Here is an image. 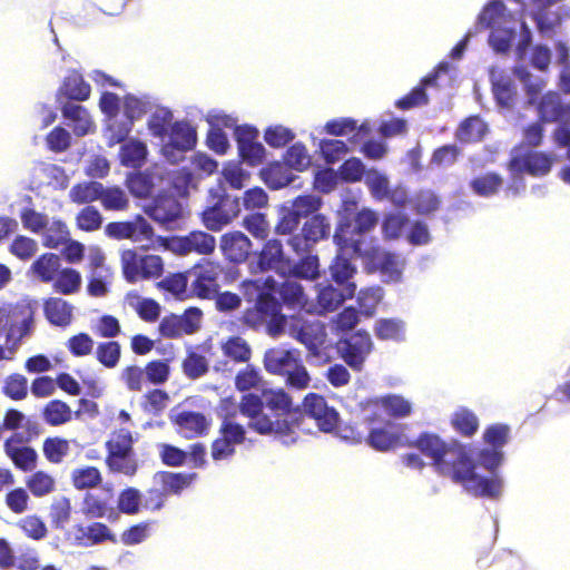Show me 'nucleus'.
Returning a JSON list of instances; mask_svg holds the SVG:
<instances>
[{"label": "nucleus", "mask_w": 570, "mask_h": 570, "mask_svg": "<svg viewBox=\"0 0 570 570\" xmlns=\"http://www.w3.org/2000/svg\"><path fill=\"white\" fill-rule=\"evenodd\" d=\"M70 452V441L62 436H48L42 442V454L51 464H61Z\"/></svg>", "instance_id": "79ce46f5"}, {"label": "nucleus", "mask_w": 570, "mask_h": 570, "mask_svg": "<svg viewBox=\"0 0 570 570\" xmlns=\"http://www.w3.org/2000/svg\"><path fill=\"white\" fill-rule=\"evenodd\" d=\"M257 264L261 271H275L276 273L286 274L289 267V258L284 255L283 244L278 239H268L262 247Z\"/></svg>", "instance_id": "4be33fe9"}, {"label": "nucleus", "mask_w": 570, "mask_h": 570, "mask_svg": "<svg viewBox=\"0 0 570 570\" xmlns=\"http://www.w3.org/2000/svg\"><path fill=\"white\" fill-rule=\"evenodd\" d=\"M216 200L199 214L202 224L212 232H219L239 213L237 198L227 194L214 195Z\"/></svg>", "instance_id": "1a4fd4ad"}, {"label": "nucleus", "mask_w": 570, "mask_h": 570, "mask_svg": "<svg viewBox=\"0 0 570 570\" xmlns=\"http://www.w3.org/2000/svg\"><path fill=\"white\" fill-rule=\"evenodd\" d=\"M409 224V217L403 213H390L382 222V235L386 240L397 239Z\"/></svg>", "instance_id": "338daca9"}, {"label": "nucleus", "mask_w": 570, "mask_h": 570, "mask_svg": "<svg viewBox=\"0 0 570 570\" xmlns=\"http://www.w3.org/2000/svg\"><path fill=\"white\" fill-rule=\"evenodd\" d=\"M73 412L63 401L55 399L41 409V417L49 426H61L72 420Z\"/></svg>", "instance_id": "ea45409f"}, {"label": "nucleus", "mask_w": 570, "mask_h": 570, "mask_svg": "<svg viewBox=\"0 0 570 570\" xmlns=\"http://www.w3.org/2000/svg\"><path fill=\"white\" fill-rule=\"evenodd\" d=\"M538 111L544 122L563 121L570 116V105H563L559 94L550 91L540 100Z\"/></svg>", "instance_id": "7c9ffc66"}, {"label": "nucleus", "mask_w": 570, "mask_h": 570, "mask_svg": "<svg viewBox=\"0 0 570 570\" xmlns=\"http://www.w3.org/2000/svg\"><path fill=\"white\" fill-rule=\"evenodd\" d=\"M250 239L242 232H228L220 237L219 247L224 257L235 264L247 261L252 252Z\"/></svg>", "instance_id": "412c9836"}, {"label": "nucleus", "mask_w": 570, "mask_h": 570, "mask_svg": "<svg viewBox=\"0 0 570 570\" xmlns=\"http://www.w3.org/2000/svg\"><path fill=\"white\" fill-rule=\"evenodd\" d=\"M246 440L244 425L226 415L219 426L218 436L212 442L210 455L215 462L230 459L236 453V445Z\"/></svg>", "instance_id": "0eeeda50"}, {"label": "nucleus", "mask_w": 570, "mask_h": 570, "mask_svg": "<svg viewBox=\"0 0 570 570\" xmlns=\"http://www.w3.org/2000/svg\"><path fill=\"white\" fill-rule=\"evenodd\" d=\"M72 515L71 500L67 497L55 499L49 507L50 525L55 530H65Z\"/></svg>", "instance_id": "49530a36"}, {"label": "nucleus", "mask_w": 570, "mask_h": 570, "mask_svg": "<svg viewBox=\"0 0 570 570\" xmlns=\"http://www.w3.org/2000/svg\"><path fill=\"white\" fill-rule=\"evenodd\" d=\"M108 469L112 473H120L126 476L132 478L138 471V461L132 454H125L121 456L107 455L105 460Z\"/></svg>", "instance_id": "774afa93"}, {"label": "nucleus", "mask_w": 570, "mask_h": 570, "mask_svg": "<svg viewBox=\"0 0 570 570\" xmlns=\"http://www.w3.org/2000/svg\"><path fill=\"white\" fill-rule=\"evenodd\" d=\"M264 409L266 407L275 419H287L286 416L298 411L294 407L292 396L284 389L263 390Z\"/></svg>", "instance_id": "c85d7f7f"}, {"label": "nucleus", "mask_w": 570, "mask_h": 570, "mask_svg": "<svg viewBox=\"0 0 570 570\" xmlns=\"http://www.w3.org/2000/svg\"><path fill=\"white\" fill-rule=\"evenodd\" d=\"M438 78V71L429 73L410 92L397 99L395 106L401 110H410L426 105L429 102L426 88L436 87Z\"/></svg>", "instance_id": "c756f323"}, {"label": "nucleus", "mask_w": 570, "mask_h": 570, "mask_svg": "<svg viewBox=\"0 0 570 570\" xmlns=\"http://www.w3.org/2000/svg\"><path fill=\"white\" fill-rule=\"evenodd\" d=\"M276 293L279 296L278 302L282 303V306L284 305L291 309H303L308 303V298L303 286L292 279L282 282L278 285Z\"/></svg>", "instance_id": "72a5a7b5"}, {"label": "nucleus", "mask_w": 570, "mask_h": 570, "mask_svg": "<svg viewBox=\"0 0 570 570\" xmlns=\"http://www.w3.org/2000/svg\"><path fill=\"white\" fill-rule=\"evenodd\" d=\"M95 355L101 365L115 368L121 357V346L117 341L100 342L95 350Z\"/></svg>", "instance_id": "bf43d9fd"}, {"label": "nucleus", "mask_w": 570, "mask_h": 570, "mask_svg": "<svg viewBox=\"0 0 570 570\" xmlns=\"http://www.w3.org/2000/svg\"><path fill=\"white\" fill-rule=\"evenodd\" d=\"M132 443L134 440L130 432L125 429H120L106 442L107 455L121 456L125 454H132Z\"/></svg>", "instance_id": "69168bd1"}, {"label": "nucleus", "mask_w": 570, "mask_h": 570, "mask_svg": "<svg viewBox=\"0 0 570 570\" xmlns=\"http://www.w3.org/2000/svg\"><path fill=\"white\" fill-rule=\"evenodd\" d=\"M61 259L58 254L45 253L30 266L32 274L42 283H51L60 272Z\"/></svg>", "instance_id": "f704fd0d"}, {"label": "nucleus", "mask_w": 570, "mask_h": 570, "mask_svg": "<svg viewBox=\"0 0 570 570\" xmlns=\"http://www.w3.org/2000/svg\"><path fill=\"white\" fill-rule=\"evenodd\" d=\"M238 322L248 330L265 327L271 337L277 338L285 333L287 316L282 313V303L274 294L266 292L258 296L254 306L242 313Z\"/></svg>", "instance_id": "f03ea898"}, {"label": "nucleus", "mask_w": 570, "mask_h": 570, "mask_svg": "<svg viewBox=\"0 0 570 570\" xmlns=\"http://www.w3.org/2000/svg\"><path fill=\"white\" fill-rule=\"evenodd\" d=\"M21 443L22 438L19 434H13L6 439L3 451L18 470L31 472L37 466V451L32 446L21 445Z\"/></svg>", "instance_id": "aec40b11"}, {"label": "nucleus", "mask_w": 570, "mask_h": 570, "mask_svg": "<svg viewBox=\"0 0 570 570\" xmlns=\"http://www.w3.org/2000/svg\"><path fill=\"white\" fill-rule=\"evenodd\" d=\"M223 272L218 263L204 261L195 265L189 275L193 277L190 287L193 293L203 299H210L219 289V276Z\"/></svg>", "instance_id": "f8f14e48"}, {"label": "nucleus", "mask_w": 570, "mask_h": 570, "mask_svg": "<svg viewBox=\"0 0 570 570\" xmlns=\"http://www.w3.org/2000/svg\"><path fill=\"white\" fill-rule=\"evenodd\" d=\"M367 444L376 451L386 452L394 449L399 442L400 436L391 433L383 428L371 429L365 436Z\"/></svg>", "instance_id": "4d7b16f0"}, {"label": "nucleus", "mask_w": 570, "mask_h": 570, "mask_svg": "<svg viewBox=\"0 0 570 570\" xmlns=\"http://www.w3.org/2000/svg\"><path fill=\"white\" fill-rule=\"evenodd\" d=\"M100 203L106 210L122 212L129 207L128 196L118 186L102 187Z\"/></svg>", "instance_id": "13d9d810"}, {"label": "nucleus", "mask_w": 570, "mask_h": 570, "mask_svg": "<svg viewBox=\"0 0 570 570\" xmlns=\"http://www.w3.org/2000/svg\"><path fill=\"white\" fill-rule=\"evenodd\" d=\"M2 393L12 401H22L28 395V380L20 373L8 375L2 385Z\"/></svg>", "instance_id": "680f3d73"}, {"label": "nucleus", "mask_w": 570, "mask_h": 570, "mask_svg": "<svg viewBox=\"0 0 570 570\" xmlns=\"http://www.w3.org/2000/svg\"><path fill=\"white\" fill-rule=\"evenodd\" d=\"M91 87L77 70H70L58 88L57 98L67 101H86L90 98Z\"/></svg>", "instance_id": "b1692460"}, {"label": "nucleus", "mask_w": 570, "mask_h": 570, "mask_svg": "<svg viewBox=\"0 0 570 570\" xmlns=\"http://www.w3.org/2000/svg\"><path fill=\"white\" fill-rule=\"evenodd\" d=\"M451 425L460 435L471 438L478 432L480 423L473 411L460 407L452 414Z\"/></svg>", "instance_id": "a18cd8bd"}, {"label": "nucleus", "mask_w": 570, "mask_h": 570, "mask_svg": "<svg viewBox=\"0 0 570 570\" xmlns=\"http://www.w3.org/2000/svg\"><path fill=\"white\" fill-rule=\"evenodd\" d=\"M60 110L76 136H86L95 129V122L86 107L66 101L61 105Z\"/></svg>", "instance_id": "cd10ccee"}, {"label": "nucleus", "mask_w": 570, "mask_h": 570, "mask_svg": "<svg viewBox=\"0 0 570 570\" xmlns=\"http://www.w3.org/2000/svg\"><path fill=\"white\" fill-rule=\"evenodd\" d=\"M323 205V199L318 195L306 194L298 195L292 200L291 209L302 219L309 218L313 215L320 214L318 210Z\"/></svg>", "instance_id": "5fc2aeb1"}, {"label": "nucleus", "mask_w": 570, "mask_h": 570, "mask_svg": "<svg viewBox=\"0 0 570 570\" xmlns=\"http://www.w3.org/2000/svg\"><path fill=\"white\" fill-rule=\"evenodd\" d=\"M487 131V124L479 116H471L460 122L454 136L462 144H475L484 138Z\"/></svg>", "instance_id": "c9c22d12"}, {"label": "nucleus", "mask_w": 570, "mask_h": 570, "mask_svg": "<svg viewBox=\"0 0 570 570\" xmlns=\"http://www.w3.org/2000/svg\"><path fill=\"white\" fill-rule=\"evenodd\" d=\"M101 482V472L96 466H81L71 472V483L77 490L94 489L100 485Z\"/></svg>", "instance_id": "8fccbe9b"}, {"label": "nucleus", "mask_w": 570, "mask_h": 570, "mask_svg": "<svg viewBox=\"0 0 570 570\" xmlns=\"http://www.w3.org/2000/svg\"><path fill=\"white\" fill-rule=\"evenodd\" d=\"M301 361L298 354L281 346L268 348L263 356L265 370L273 375L284 376Z\"/></svg>", "instance_id": "5701e85b"}, {"label": "nucleus", "mask_w": 570, "mask_h": 570, "mask_svg": "<svg viewBox=\"0 0 570 570\" xmlns=\"http://www.w3.org/2000/svg\"><path fill=\"white\" fill-rule=\"evenodd\" d=\"M469 186L476 196L488 198L499 193L503 186V178L500 174L490 171L473 177Z\"/></svg>", "instance_id": "37998d69"}, {"label": "nucleus", "mask_w": 570, "mask_h": 570, "mask_svg": "<svg viewBox=\"0 0 570 570\" xmlns=\"http://www.w3.org/2000/svg\"><path fill=\"white\" fill-rule=\"evenodd\" d=\"M43 313L52 325L67 327L73 320V306L61 297H49L43 302Z\"/></svg>", "instance_id": "2f4dec72"}, {"label": "nucleus", "mask_w": 570, "mask_h": 570, "mask_svg": "<svg viewBox=\"0 0 570 570\" xmlns=\"http://www.w3.org/2000/svg\"><path fill=\"white\" fill-rule=\"evenodd\" d=\"M374 333L382 341H401L404 334V324L395 318H381L375 323Z\"/></svg>", "instance_id": "052dcab7"}, {"label": "nucleus", "mask_w": 570, "mask_h": 570, "mask_svg": "<svg viewBox=\"0 0 570 570\" xmlns=\"http://www.w3.org/2000/svg\"><path fill=\"white\" fill-rule=\"evenodd\" d=\"M26 485L36 498H41L55 491L56 480L48 472L39 470L27 478Z\"/></svg>", "instance_id": "864d4df0"}, {"label": "nucleus", "mask_w": 570, "mask_h": 570, "mask_svg": "<svg viewBox=\"0 0 570 570\" xmlns=\"http://www.w3.org/2000/svg\"><path fill=\"white\" fill-rule=\"evenodd\" d=\"M291 275L314 281L320 277V262L316 255L307 254L286 269Z\"/></svg>", "instance_id": "603ef678"}, {"label": "nucleus", "mask_w": 570, "mask_h": 570, "mask_svg": "<svg viewBox=\"0 0 570 570\" xmlns=\"http://www.w3.org/2000/svg\"><path fill=\"white\" fill-rule=\"evenodd\" d=\"M148 215L154 220L167 226L181 217L183 208L175 196L159 195L149 207Z\"/></svg>", "instance_id": "393cba45"}, {"label": "nucleus", "mask_w": 570, "mask_h": 570, "mask_svg": "<svg viewBox=\"0 0 570 570\" xmlns=\"http://www.w3.org/2000/svg\"><path fill=\"white\" fill-rule=\"evenodd\" d=\"M346 253H352V250H341V248L337 247V254L330 265L331 276L338 285L345 284L356 272L351 259L345 257Z\"/></svg>", "instance_id": "09e8293b"}, {"label": "nucleus", "mask_w": 570, "mask_h": 570, "mask_svg": "<svg viewBox=\"0 0 570 570\" xmlns=\"http://www.w3.org/2000/svg\"><path fill=\"white\" fill-rule=\"evenodd\" d=\"M173 249L179 255L196 253L198 255H210L216 248L215 237L204 230H191L185 236L171 239Z\"/></svg>", "instance_id": "6ab92c4d"}, {"label": "nucleus", "mask_w": 570, "mask_h": 570, "mask_svg": "<svg viewBox=\"0 0 570 570\" xmlns=\"http://www.w3.org/2000/svg\"><path fill=\"white\" fill-rule=\"evenodd\" d=\"M258 130L249 125L236 126L234 129L238 155L248 166H257L265 159V148L257 141Z\"/></svg>", "instance_id": "dca6fc26"}, {"label": "nucleus", "mask_w": 570, "mask_h": 570, "mask_svg": "<svg viewBox=\"0 0 570 570\" xmlns=\"http://www.w3.org/2000/svg\"><path fill=\"white\" fill-rule=\"evenodd\" d=\"M168 142L163 146L164 156L171 163H176V151L186 153L193 150L197 144V132L187 121L179 120L170 125Z\"/></svg>", "instance_id": "2eb2a0df"}, {"label": "nucleus", "mask_w": 570, "mask_h": 570, "mask_svg": "<svg viewBox=\"0 0 570 570\" xmlns=\"http://www.w3.org/2000/svg\"><path fill=\"white\" fill-rule=\"evenodd\" d=\"M147 155L146 144L138 139H130L122 144L119 150L121 165L134 169H139L144 166Z\"/></svg>", "instance_id": "58836bf2"}, {"label": "nucleus", "mask_w": 570, "mask_h": 570, "mask_svg": "<svg viewBox=\"0 0 570 570\" xmlns=\"http://www.w3.org/2000/svg\"><path fill=\"white\" fill-rule=\"evenodd\" d=\"M195 472H170L159 471L154 475V480L157 481L164 490L169 494H180L183 490L187 489L197 479Z\"/></svg>", "instance_id": "473e14b6"}, {"label": "nucleus", "mask_w": 570, "mask_h": 570, "mask_svg": "<svg viewBox=\"0 0 570 570\" xmlns=\"http://www.w3.org/2000/svg\"><path fill=\"white\" fill-rule=\"evenodd\" d=\"M223 355L233 363H248L252 358L253 351L249 343L239 335L227 337L220 343Z\"/></svg>", "instance_id": "4c0bfd02"}, {"label": "nucleus", "mask_w": 570, "mask_h": 570, "mask_svg": "<svg viewBox=\"0 0 570 570\" xmlns=\"http://www.w3.org/2000/svg\"><path fill=\"white\" fill-rule=\"evenodd\" d=\"M75 540L78 546L91 547L104 542L116 543V535L110 528L102 522H92L88 525H76Z\"/></svg>", "instance_id": "a878e982"}, {"label": "nucleus", "mask_w": 570, "mask_h": 570, "mask_svg": "<svg viewBox=\"0 0 570 570\" xmlns=\"http://www.w3.org/2000/svg\"><path fill=\"white\" fill-rule=\"evenodd\" d=\"M104 185L96 180L76 184L69 191L72 203L82 205L100 200Z\"/></svg>", "instance_id": "de8ad7c7"}, {"label": "nucleus", "mask_w": 570, "mask_h": 570, "mask_svg": "<svg viewBox=\"0 0 570 570\" xmlns=\"http://www.w3.org/2000/svg\"><path fill=\"white\" fill-rule=\"evenodd\" d=\"M69 240V230L65 223L55 220L42 233V245L47 248H58Z\"/></svg>", "instance_id": "e2e57ef3"}, {"label": "nucleus", "mask_w": 570, "mask_h": 570, "mask_svg": "<svg viewBox=\"0 0 570 570\" xmlns=\"http://www.w3.org/2000/svg\"><path fill=\"white\" fill-rule=\"evenodd\" d=\"M463 472L466 476L462 481H453L461 484L469 493L475 497L498 498L501 493L502 482L498 478H481L475 472V464L468 455V462L464 463Z\"/></svg>", "instance_id": "a211bd4d"}, {"label": "nucleus", "mask_w": 570, "mask_h": 570, "mask_svg": "<svg viewBox=\"0 0 570 570\" xmlns=\"http://www.w3.org/2000/svg\"><path fill=\"white\" fill-rule=\"evenodd\" d=\"M238 409L247 417L248 429L261 435L287 438L294 434V424L288 419H275L264 413L263 393H247L240 397Z\"/></svg>", "instance_id": "7ed1b4c3"}, {"label": "nucleus", "mask_w": 570, "mask_h": 570, "mask_svg": "<svg viewBox=\"0 0 570 570\" xmlns=\"http://www.w3.org/2000/svg\"><path fill=\"white\" fill-rule=\"evenodd\" d=\"M120 262L124 277L128 283L156 279L164 273V263L158 255H139L134 249H126L121 253Z\"/></svg>", "instance_id": "423d86ee"}, {"label": "nucleus", "mask_w": 570, "mask_h": 570, "mask_svg": "<svg viewBox=\"0 0 570 570\" xmlns=\"http://www.w3.org/2000/svg\"><path fill=\"white\" fill-rule=\"evenodd\" d=\"M261 176L271 189L283 188L289 185L295 178L292 169L285 163L281 161L268 164L262 169Z\"/></svg>", "instance_id": "e433bc0d"}, {"label": "nucleus", "mask_w": 570, "mask_h": 570, "mask_svg": "<svg viewBox=\"0 0 570 570\" xmlns=\"http://www.w3.org/2000/svg\"><path fill=\"white\" fill-rule=\"evenodd\" d=\"M411 413V403L396 394L368 399L362 403L363 419L370 424L390 425L391 420L403 419Z\"/></svg>", "instance_id": "39448f33"}, {"label": "nucleus", "mask_w": 570, "mask_h": 570, "mask_svg": "<svg viewBox=\"0 0 570 570\" xmlns=\"http://www.w3.org/2000/svg\"><path fill=\"white\" fill-rule=\"evenodd\" d=\"M366 261L367 266L379 272L386 282H399L402 276L403 264L399 256L380 246H372L356 255Z\"/></svg>", "instance_id": "ddd939ff"}, {"label": "nucleus", "mask_w": 570, "mask_h": 570, "mask_svg": "<svg viewBox=\"0 0 570 570\" xmlns=\"http://www.w3.org/2000/svg\"><path fill=\"white\" fill-rule=\"evenodd\" d=\"M303 413L315 421L316 426L324 433L337 430L340 414L327 400L315 392L307 393L302 401Z\"/></svg>", "instance_id": "9d476101"}, {"label": "nucleus", "mask_w": 570, "mask_h": 570, "mask_svg": "<svg viewBox=\"0 0 570 570\" xmlns=\"http://www.w3.org/2000/svg\"><path fill=\"white\" fill-rule=\"evenodd\" d=\"M416 448L423 455L432 460L434 470L452 481L465 479L464 463L468 462V452L459 442L446 443L438 434L423 432L417 439L407 444Z\"/></svg>", "instance_id": "f257e3e1"}, {"label": "nucleus", "mask_w": 570, "mask_h": 570, "mask_svg": "<svg viewBox=\"0 0 570 570\" xmlns=\"http://www.w3.org/2000/svg\"><path fill=\"white\" fill-rule=\"evenodd\" d=\"M355 286L352 288H347V292L328 284L322 286L317 294V304L322 313L333 312L338 306L343 304V302L353 296Z\"/></svg>", "instance_id": "a19ab883"}, {"label": "nucleus", "mask_w": 570, "mask_h": 570, "mask_svg": "<svg viewBox=\"0 0 570 570\" xmlns=\"http://www.w3.org/2000/svg\"><path fill=\"white\" fill-rule=\"evenodd\" d=\"M379 223V215L370 208L358 210L353 219L343 218L337 224L333 242L341 250H352L353 255L362 254L365 250L363 236L372 232Z\"/></svg>", "instance_id": "20e7f679"}, {"label": "nucleus", "mask_w": 570, "mask_h": 570, "mask_svg": "<svg viewBox=\"0 0 570 570\" xmlns=\"http://www.w3.org/2000/svg\"><path fill=\"white\" fill-rule=\"evenodd\" d=\"M171 422L187 439L206 435L210 426L203 413L194 411H181L171 417Z\"/></svg>", "instance_id": "bb28decb"}, {"label": "nucleus", "mask_w": 570, "mask_h": 570, "mask_svg": "<svg viewBox=\"0 0 570 570\" xmlns=\"http://www.w3.org/2000/svg\"><path fill=\"white\" fill-rule=\"evenodd\" d=\"M285 332L305 345L313 354L318 355L320 346L324 343L325 327L320 321H307L299 316L287 317Z\"/></svg>", "instance_id": "9b49d317"}, {"label": "nucleus", "mask_w": 570, "mask_h": 570, "mask_svg": "<svg viewBox=\"0 0 570 570\" xmlns=\"http://www.w3.org/2000/svg\"><path fill=\"white\" fill-rule=\"evenodd\" d=\"M17 528L29 539L41 541L48 535L45 521L37 514H29L18 520Z\"/></svg>", "instance_id": "6e6d98bb"}, {"label": "nucleus", "mask_w": 570, "mask_h": 570, "mask_svg": "<svg viewBox=\"0 0 570 570\" xmlns=\"http://www.w3.org/2000/svg\"><path fill=\"white\" fill-rule=\"evenodd\" d=\"M117 508L127 515L138 514L141 510V492L134 487L121 490L118 495Z\"/></svg>", "instance_id": "0e129e2a"}, {"label": "nucleus", "mask_w": 570, "mask_h": 570, "mask_svg": "<svg viewBox=\"0 0 570 570\" xmlns=\"http://www.w3.org/2000/svg\"><path fill=\"white\" fill-rule=\"evenodd\" d=\"M51 283L56 293L68 296L77 294L80 291L82 277L77 269L66 267L60 269Z\"/></svg>", "instance_id": "c03bdc74"}, {"label": "nucleus", "mask_w": 570, "mask_h": 570, "mask_svg": "<svg viewBox=\"0 0 570 570\" xmlns=\"http://www.w3.org/2000/svg\"><path fill=\"white\" fill-rule=\"evenodd\" d=\"M556 160L553 154L542 151H529L524 155L514 156L508 164V169L512 175L527 173L533 177L547 175Z\"/></svg>", "instance_id": "f3484780"}, {"label": "nucleus", "mask_w": 570, "mask_h": 570, "mask_svg": "<svg viewBox=\"0 0 570 570\" xmlns=\"http://www.w3.org/2000/svg\"><path fill=\"white\" fill-rule=\"evenodd\" d=\"M331 228L326 215H313L304 222L299 234L291 236L287 244L297 255L307 253L315 244L330 237Z\"/></svg>", "instance_id": "6e6552de"}, {"label": "nucleus", "mask_w": 570, "mask_h": 570, "mask_svg": "<svg viewBox=\"0 0 570 570\" xmlns=\"http://www.w3.org/2000/svg\"><path fill=\"white\" fill-rule=\"evenodd\" d=\"M341 356L354 371H362L365 360L373 351V342L366 331H357L340 341Z\"/></svg>", "instance_id": "4468645a"}, {"label": "nucleus", "mask_w": 570, "mask_h": 570, "mask_svg": "<svg viewBox=\"0 0 570 570\" xmlns=\"http://www.w3.org/2000/svg\"><path fill=\"white\" fill-rule=\"evenodd\" d=\"M82 513L90 519L110 518L115 513L106 499L87 492L82 500Z\"/></svg>", "instance_id": "3c124183"}]
</instances>
